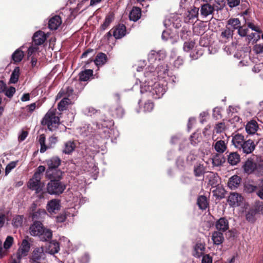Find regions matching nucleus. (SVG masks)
Here are the masks:
<instances>
[{"instance_id":"nucleus-1","label":"nucleus","mask_w":263,"mask_h":263,"mask_svg":"<svg viewBox=\"0 0 263 263\" xmlns=\"http://www.w3.org/2000/svg\"><path fill=\"white\" fill-rule=\"evenodd\" d=\"M140 91L141 93L149 92L154 99H159L163 96L166 91V85L156 82H145L141 85Z\"/></svg>"},{"instance_id":"nucleus-2","label":"nucleus","mask_w":263,"mask_h":263,"mask_svg":"<svg viewBox=\"0 0 263 263\" xmlns=\"http://www.w3.org/2000/svg\"><path fill=\"white\" fill-rule=\"evenodd\" d=\"M47 168L45 175L46 178H59L63 176V172L59 168L61 164V159L58 156L52 157L46 160Z\"/></svg>"},{"instance_id":"nucleus-3","label":"nucleus","mask_w":263,"mask_h":263,"mask_svg":"<svg viewBox=\"0 0 263 263\" xmlns=\"http://www.w3.org/2000/svg\"><path fill=\"white\" fill-rule=\"evenodd\" d=\"M62 177L63 176H60L59 178L55 177L47 178L50 180L46 186L47 192L48 194L60 195L64 192L66 189V185L61 181Z\"/></svg>"},{"instance_id":"nucleus-4","label":"nucleus","mask_w":263,"mask_h":263,"mask_svg":"<svg viewBox=\"0 0 263 263\" xmlns=\"http://www.w3.org/2000/svg\"><path fill=\"white\" fill-rule=\"evenodd\" d=\"M41 123L43 125H47L51 131L57 129L60 124V118L56 116V110H49L42 120Z\"/></svg>"},{"instance_id":"nucleus-5","label":"nucleus","mask_w":263,"mask_h":263,"mask_svg":"<svg viewBox=\"0 0 263 263\" xmlns=\"http://www.w3.org/2000/svg\"><path fill=\"white\" fill-rule=\"evenodd\" d=\"M45 258L46 254L43 247H37L31 253L30 260L31 263H41Z\"/></svg>"},{"instance_id":"nucleus-6","label":"nucleus","mask_w":263,"mask_h":263,"mask_svg":"<svg viewBox=\"0 0 263 263\" xmlns=\"http://www.w3.org/2000/svg\"><path fill=\"white\" fill-rule=\"evenodd\" d=\"M256 145L257 143H255L254 140L249 139L246 140L238 149L243 154L248 155L254 152Z\"/></svg>"},{"instance_id":"nucleus-7","label":"nucleus","mask_w":263,"mask_h":263,"mask_svg":"<svg viewBox=\"0 0 263 263\" xmlns=\"http://www.w3.org/2000/svg\"><path fill=\"white\" fill-rule=\"evenodd\" d=\"M29 237L27 236L26 238L23 240L21 247L17 250V258L20 260L23 257L26 256L30 249V243L26 238Z\"/></svg>"},{"instance_id":"nucleus-8","label":"nucleus","mask_w":263,"mask_h":263,"mask_svg":"<svg viewBox=\"0 0 263 263\" xmlns=\"http://www.w3.org/2000/svg\"><path fill=\"white\" fill-rule=\"evenodd\" d=\"M112 36L116 39H120L126 34V27L123 24H119L112 28Z\"/></svg>"},{"instance_id":"nucleus-9","label":"nucleus","mask_w":263,"mask_h":263,"mask_svg":"<svg viewBox=\"0 0 263 263\" xmlns=\"http://www.w3.org/2000/svg\"><path fill=\"white\" fill-rule=\"evenodd\" d=\"M166 57L165 53L163 51L159 50L156 51L155 50H152L148 54V60L151 63H155L157 61L160 62L161 60H163Z\"/></svg>"},{"instance_id":"nucleus-10","label":"nucleus","mask_w":263,"mask_h":263,"mask_svg":"<svg viewBox=\"0 0 263 263\" xmlns=\"http://www.w3.org/2000/svg\"><path fill=\"white\" fill-rule=\"evenodd\" d=\"M256 162L252 157L249 158L242 166L244 172L247 174H251L255 171Z\"/></svg>"},{"instance_id":"nucleus-11","label":"nucleus","mask_w":263,"mask_h":263,"mask_svg":"<svg viewBox=\"0 0 263 263\" xmlns=\"http://www.w3.org/2000/svg\"><path fill=\"white\" fill-rule=\"evenodd\" d=\"M243 197L237 193H230L228 202L231 206H240L242 203Z\"/></svg>"},{"instance_id":"nucleus-12","label":"nucleus","mask_w":263,"mask_h":263,"mask_svg":"<svg viewBox=\"0 0 263 263\" xmlns=\"http://www.w3.org/2000/svg\"><path fill=\"white\" fill-rule=\"evenodd\" d=\"M44 227L41 221L33 222L29 227V233L33 236L41 235Z\"/></svg>"},{"instance_id":"nucleus-13","label":"nucleus","mask_w":263,"mask_h":263,"mask_svg":"<svg viewBox=\"0 0 263 263\" xmlns=\"http://www.w3.org/2000/svg\"><path fill=\"white\" fill-rule=\"evenodd\" d=\"M216 231L225 232L229 229V222L225 217H221L215 222Z\"/></svg>"},{"instance_id":"nucleus-14","label":"nucleus","mask_w":263,"mask_h":263,"mask_svg":"<svg viewBox=\"0 0 263 263\" xmlns=\"http://www.w3.org/2000/svg\"><path fill=\"white\" fill-rule=\"evenodd\" d=\"M46 40L45 33L41 30L35 32L32 36V41L35 45L43 44Z\"/></svg>"},{"instance_id":"nucleus-15","label":"nucleus","mask_w":263,"mask_h":263,"mask_svg":"<svg viewBox=\"0 0 263 263\" xmlns=\"http://www.w3.org/2000/svg\"><path fill=\"white\" fill-rule=\"evenodd\" d=\"M199 8L194 7L191 10L188 11L184 17V22L189 23H192L194 20L197 18L198 16Z\"/></svg>"},{"instance_id":"nucleus-16","label":"nucleus","mask_w":263,"mask_h":263,"mask_svg":"<svg viewBox=\"0 0 263 263\" xmlns=\"http://www.w3.org/2000/svg\"><path fill=\"white\" fill-rule=\"evenodd\" d=\"M47 215L46 211L44 209H39L33 213H30V217H31L33 222L41 221Z\"/></svg>"},{"instance_id":"nucleus-17","label":"nucleus","mask_w":263,"mask_h":263,"mask_svg":"<svg viewBox=\"0 0 263 263\" xmlns=\"http://www.w3.org/2000/svg\"><path fill=\"white\" fill-rule=\"evenodd\" d=\"M206 179L208 180V185L213 187H215V186H217L219 185V182L220 178L217 173L210 172V173L206 176Z\"/></svg>"},{"instance_id":"nucleus-18","label":"nucleus","mask_w":263,"mask_h":263,"mask_svg":"<svg viewBox=\"0 0 263 263\" xmlns=\"http://www.w3.org/2000/svg\"><path fill=\"white\" fill-rule=\"evenodd\" d=\"M62 23L61 18L59 15L51 17L48 22V27L50 30H57Z\"/></svg>"},{"instance_id":"nucleus-19","label":"nucleus","mask_w":263,"mask_h":263,"mask_svg":"<svg viewBox=\"0 0 263 263\" xmlns=\"http://www.w3.org/2000/svg\"><path fill=\"white\" fill-rule=\"evenodd\" d=\"M60 201L59 199H52L47 204V210L49 213H55L60 209Z\"/></svg>"},{"instance_id":"nucleus-20","label":"nucleus","mask_w":263,"mask_h":263,"mask_svg":"<svg viewBox=\"0 0 263 263\" xmlns=\"http://www.w3.org/2000/svg\"><path fill=\"white\" fill-rule=\"evenodd\" d=\"M223 233V232L217 231H215L212 233V240L214 245H220L223 242L224 238Z\"/></svg>"},{"instance_id":"nucleus-21","label":"nucleus","mask_w":263,"mask_h":263,"mask_svg":"<svg viewBox=\"0 0 263 263\" xmlns=\"http://www.w3.org/2000/svg\"><path fill=\"white\" fill-rule=\"evenodd\" d=\"M60 250V243L57 240H52L46 248V252L51 255L57 253Z\"/></svg>"},{"instance_id":"nucleus-22","label":"nucleus","mask_w":263,"mask_h":263,"mask_svg":"<svg viewBox=\"0 0 263 263\" xmlns=\"http://www.w3.org/2000/svg\"><path fill=\"white\" fill-rule=\"evenodd\" d=\"M227 157L228 162L231 165H236L240 161V156L237 152H231Z\"/></svg>"},{"instance_id":"nucleus-23","label":"nucleus","mask_w":263,"mask_h":263,"mask_svg":"<svg viewBox=\"0 0 263 263\" xmlns=\"http://www.w3.org/2000/svg\"><path fill=\"white\" fill-rule=\"evenodd\" d=\"M205 249L204 243L198 242L194 247L193 255L196 257H200L204 254Z\"/></svg>"},{"instance_id":"nucleus-24","label":"nucleus","mask_w":263,"mask_h":263,"mask_svg":"<svg viewBox=\"0 0 263 263\" xmlns=\"http://www.w3.org/2000/svg\"><path fill=\"white\" fill-rule=\"evenodd\" d=\"M214 10L215 9L213 6L208 3H206L201 5L200 14L203 17H206L210 14H212Z\"/></svg>"},{"instance_id":"nucleus-25","label":"nucleus","mask_w":263,"mask_h":263,"mask_svg":"<svg viewBox=\"0 0 263 263\" xmlns=\"http://www.w3.org/2000/svg\"><path fill=\"white\" fill-rule=\"evenodd\" d=\"M241 181V178L239 176L234 175L229 179L228 182V186L232 190H235L238 187Z\"/></svg>"},{"instance_id":"nucleus-26","label":"nucleus","mask_w":263,"mask_h":263,"mask_svg":"<svg viewBox=\"0 0 263 263\" xmlns=\"http://www.w3.org/2000/svg\"><path fill=\"white\" fill-rule=\"evenodd\" d=\"M245 140L244 136L238 133L233 136L232 142L236 148L239 149Z\"/></svg>"},{"instance_id":"nucleus-27","label":"nucleus","mask_w":263,"mask_h":263,"mask_svg":"<svg viewBox=\"0 0 263 263\" xmlns=\"http://www.w3.org/2000/svg\"><path fill=\"white\" fill-rule=\"evenodd\" d=\"M107 60L108 58L106 54L99 52L97 54L93 62L97 66H101L104 65L107 61Z\"/></svg>"},{"instance_id":"nucleus-28","label":"nucleus","mask_w":263,"mask_h":263,"mask_svg":"<svg viewBox=\"0 0 263 263\" xmlns=\"http://www.w3.org/2000/svg\"><path fill=\"white\" fill-rule=\"evenodd\" d=\"M259 212V209L256 208L250 209L246 214V220L252 223H253L256 221V215Z\"/></svg>"},{"instance_id":"nucleus-29","label":"nucleus","mask_w":263,"mask_h":263,"mask_svg":"<svg viewBox=\"0 0 263 263\" xmlns=\"http://www.w3.org/2000/svg\"><path fill=\"white\" fill-rule=\"evenodd\" d=\"M222 154H216L212 158V164L214 166L222 165L226 161V158Z\"/></svg>"},{"instance_id":"nucleus-30","label":"nucleus","mask_w":263,"mask_h":263,"mask_svg":"<svg viewBox=\"0 0 263 263\" xmlns=\"http://www.w3.org/2000/svg\"><path fill=\"white\" fill-rule=\"evenodd\" d=\"M115 17L113 13H109L105 17V20L103 23L100 26V30L101 31H104L107 28L110 24L114 20Z\"/></svg>"},{"instance_id":"nucleus-31","label":"nucleus","mask_w":263,"mask_h":263,"mask_svg":"<svg viewBox=\"0 0 263 263\" xmlns=\"http://www.w3.org/2000/svg\"><path fill=\"white\" fill-rule=\"evenodd\" d=\"M111 112L114 117L118 118H122L125 114L123 108L120 105L113 107L111 109Z\"/></svg>"},{"instance_id":"nucleus-32","label":"nucleus","mask_w":263,"mask_h":263,"mask_svg":"<svg viewBox=\"0 0 263 263\" xmlns=\"http://www.w3.org/2000/svg\"><path fill=\"white\" fill-rule=\"evenodd\" d=\"M22 47H21L16 49L12 54V60L14 63L20 62L24 57V52L22 50Z\"/></svg>"},{"instance_id":"nucleus-33","label":"nucleus","mask_w":263,"mask_h":263,"mask_svg":"<svg viewBox=\"0 0 263 263\" xmlns=\"http://www.w3.org/2000/svg\"><path fill=\"white\" fill-rule=\"evenodd\" d=\"M258 124L255 120H251L249 122L246 126V130L249 134H254L257 130Z\"/></svg>"},{"instance_id":"nucleus-34","label":"nucleus","mask_w":263,"mask_h":263,"mask_svg":"<svg viewBox=\"0 0 263 263\" xmlns=\"http://www.w3.org/2000/svg\"><path fill=\"white\" fill-rule=\"evenodd\" d=\"M141 16V11L138 7H133L129 14L130 20L134 22L138 21L140 18Z\"/></svg>"},{"instance_id":"nucleus-35","label":"nucleus","mask_w":263,"mask_h":263,"mask_svg":"<svg viewBox=\"0 0 263 263\" xmlns=\"http://www.w3.org/2000/svg\"><path fill=\"white\" fill-rule=\"evenodd\" d=\"M215 151L219 154L223 153L227 149V144L223 140L217 141L214 145Z\"/></svg>"},{"instance_id":"nucleus-36","label":"nucleus","mask_w":263,"mask_h":263,"mask_svg":"<svg viewBox=\"0 0 263 263\" xmlns=\"http://www.w3.org/2000/svg\"><path fill=\"white\" fill-rule=\"evenodd\" d=\"M197 204L199 208L202 210H205L209 206V202L206 196L200 195L198 197Z\"/></svg>"},{"instance_id":"nucleus-37","label":"nucleus","mask_w":263,"mask_h":263,"mask_svg":"<svg viewBox=\"0 0 263 263\" xmlns=\"http://www.w3.org/2000/svg\"><path fill=\"white\" fill-rule=\"evenodd\" d=\"M205 167L203 164L197 163L194 167V174L195 176L198 177L203 175L206 172Z\"/></svg>"},{"instance_id":"nucleus-38","label":"nucleus","mask_w":263,"mask_h":263,"mask_svg":"<svg viewBox=\"0 0 263 263\" xmlns=\"http://www.w3.org/2000/svg\"><path fill=\"white\" fill-rule=\"evenodd\" d=\"M93 70L91 69H85L80 72L79 80L81 81H87L93 76Z\"/></svg>"},{"instance_id":"nucleus-39","label":"nucleus","mask_w":263,"mask_h":263,"mask_svg":"<svg viewBox=\"0 0 263 263\" xmlns=\"http://www.w3.org/2000/svg\"><path fill=\"white\" fill-rule=\"evenodd\" d=\"M40 239L43 241H47L50 240L52 237V232L51 230L44 228L43 232L41 235H39Z\"/></svg>"},{"instance_id":"nucleus-40","label":"nucleus","mask_w":263,"mask_h":263,"mask_svg":"<svg viewBox=\"0 0 263 263\" xmlns=\"http://www.w3.org/2000/svg\"><path fill=\"white\" fill-rule=\"evenodd\" d=\"M157 71L158 76L161 78H164L168 75L169 69L166 64L158 65Z\"/></svg>"},{"instance_id":"nucleus-41","label":"nucleus","mask_w":263,"mask_h":263,"mask_svg":"<svg viewBox=\"0 0 263 263\" xmlns=\"http://www.w3.org/2000/svg\"><path fill=\"white\" fill-rule=\"evenodd\" d=\"M46 136L44 134L39 136V142L41 145L40 152L44 153L48 148L51 147V145H46L45 144Z\"/></svg>"},{"instance_id":"nucleus-42","label":"nucleus","mask_w":263,"mask_h":263,"mask_svg":"<svg viewBox=\"0 0 263 263\" xmlns=\"http://www.w3.org/2000/svg\"><path fill=\"white\" fill-rule=\"evenodd\" d=\"M76 144L73 141H68L65 143L63 153L66 154H71L75 149Z\"/></svg>"},{"instance_id":"nucleus-43","label":"nucleus","mask_w":263,"mask_h":263,"mask_svg":"<svg viewBox=\"0 0 263 263\" xmlns=\"http://www.w3.org/2000/svg\"><path fill=\"white\" fill-rule=\"evenodd\" d=\"M20 74V69L19 67H16L13 70L10 79L11 83L15 84L17 82Z\"/></svg>"},{"instance_id":"nucleus-44","label":"nucleus","mask_w":263,"mask_h":263,"mask_svg":"<svg viewBox=\"0 0 263 263\" xmlns=\"http://www.w3.org/2000/svg\"><path fill=\"white\" fill-rule=\"evenodd\" d=\"M215 187L216 189L213 191L214 196L219 199L223 198L226 193L224 188L219 185Z\"/></svg>"},{"instance_id":"nucleus-45","label":"nucleus","mask_w":263,"mask_h":263,"mask_svg":"<svg viewBox=\"0 0 263 263\" xmlns=\"http://www.w3.org/2000/svg\"><path fill=\"white\" fill-rule=\"evenodd\" d=\"M233 30H232L229 27L226 26V29L221 33V37L226 40H230L233 37Z\"/></svg>"},{"instance_id":"nucleus-46","label":"nucleus","mask_w":263,"mask_h":263,"mask_svg":"<svg viewBox=\"0 0 263 263\" xmlns=\"http://www.w3.org/2000/svg\"><path fill=\"white\" fill-rule=\"evenodd\" d=\"M70 100L65 97L58 103V108L60 111H64L67 109V106L70 103Z\"/></svg>"},{"instance_id":"nucleus-47","label":"nucleus","mask_w":263,"mask_h":263,"mask_svg":"<svg viewBox=\"0 0 263 263\" xmlns=\"http://www.w3.org/2000/svg\"><path fill=\"white\" fill-rule=\"evenodd\" d=\"M230 25L233 28V30L238 29L241 25L240 21L238 18H231L227 22V26Z\"/></svg>"},{"instance_id":"nucleus-48","label":"nucleus","mask_w":263,"mask_h":263,"mask_svg":"<svg viewBox=\"0 0 263 263\" xmlns=\"http://www.w3.org/2000/svg\"><path fill=\"white\" fill-rule=\"evenodd\" d=\"M202 139V136L200 133L197 132L194 133L190 137L191 143L195 145L201 141Z\"/></svg>"},{"instance_id":"nucleus-49","label":"nucleus","mask_w":263,"mask_h":263,"mask_svg":"<svg viewBox=\"0 0 263 263\" xmlns=\"http://www.w3.org/2000/svg\"><path fill=\"white\" fill-rule=\"evenodd\" d=\"M24 220L23 215H15L12 220V224L16 228L20 227L22 226Z\"/></svg>"},{"instance_id":"nucleus-50","label":"nucleus","mask_w":263,"mask_h":263,"mask_svg":"<svg viewBox=\"0 0 263 263\" xmlns=\"http://www.w3.org/2000/svg\"><path fill=\"white\" fill-rule=\"evenodd\" d=\"M191 30L186 26L183 27L180 32V37L183 40H186L190 36Z\"/></svg>"},{"instance_id":"nucleus-51","label":"nucleus","mask_w":263,"mask_h":263,"mask_svg":"<svg viewBox=\"0 0 263 263\" xmlns=\"http://www.w3.org/2000/svg\"><path fill=\"white\" fill-rule=\"evenodd\" d=\"M257 186L250 183H246L244 185V191L247 193H252L256 192Z\"/></svg>"},{"instance_id":"nucleus-52","label":"nucleus","mask_w":263,"mask_h":263,"mask_svg":"<svg viewBox=\"0 0 263 263\" xmlns=\"http://www.w3.org/2000/svg\"><path fill=\"white\" fill-rule=\"evenodd\" d=\"M248 31L249 29L246 25H240L237 29V33L241 37H246L247 36Z\"/></svg>"},{"instance_id":"nucleus-53","label":"nucleus","mask_w":263,"mask_h":263,"mask_svg":"<svg viewBox=\"0 0 263 263\" xmlns=\"http://www.w3.org/2000/svg\"><path fill=\"white\" fill-rule=\"evenodd\" d=\"M18 162V161H11L7 165L5 168L6 175H7L13 168L16 166Z\"/></svg>"},{"instance_id":"nucleus-54","label":"nucleus","mask_w":263,"mask_h":263,"mask_svg":"<svg viewBox=\"0 0 263 263\" xmlns=\"http://www.w3.org/2000/svg\"><path fill=\"white\" fill-rule=\"evenodd\" d=\"M41 185V182L34 180L32 178L29 179L28 183V186L31 190Z\"/></svg>"},{"instance_id":"nucleus-55","label":"nucleus","mask_w":263,"mask_h":263,"mask_svg":"<svg viewBox=\"0 0 263 263\" xmlns=\"http://www.w3.org/2000/svg\"><path fill=\"white\" fill-rule=\"evenodd\" d=\"M102 126L104 127L109 128L114 125V122L112 120L102 119Z\"/></svg>"},{"instance_id":"nucleus-56","label":"nucleus","mask_w":263,"mask_h":263,"mask_svg":"<svg viewBox=\"0 0 263 263\" xmlns=\"http://www.w3.org/2000/svg\"><path fill=\"white\" fill-rule=\"evenodd\" d=\"M13 242V238L12 236H8L6 238L4 243V247L5 249H9L12 245Z\"/></svg>"},{"instance_id":"nucleus-57","label":"nucleus","mask_w":263,"mask_h":263,"mask_svg":"<svg viewBox=\"0 0 263 263\" xmlns=\"http://www.w3.org/2000/svg\"><path fill=\"white\" fill-rule=\"evenodd\" d=\"M5 95L8 98H11L16 91L15 88L13 86H10L8 89H5Z\"/></svg>"},{"instance_id":"nucleus-58","label":"nucleus","mask_w":263,"mask_h":263,"mask_svg":"<svg viewBox=\"0 0 263 263\" xmlns=\"http://www.w3.org/2000/svg\"><path fill=\"white\" fill-rule=\"evenodd\" d=\"M195 42L193 41L185 42L183 45V49L186 52H189L193 48Z\"/></svg>"},{"instance_id":"nucleus-59","label":"nucleus","mask_w":263,"mask_h":263,"mask_svg":"<svg viewBox=\"0 0 263 263\" xmlns=\"http://www.w3.org/2000/svg\"><path fill=\"white\" fill-rule=\"evenodd\" d=\"M226 129V125L224 122H219L216 124L215 130L217 133H220Z\"/></svg>"},{"instance_id":"nucleus-60","label":"nucleus","mask_w":263,"mask_h":263,"mask_svg":"<svg viewBox=\"0 0 263 263\" xmlns=\"http://www.w3.org/2000/svg\"><path fill=\"white\" fill-rule=\"evenodd\" d=\"M253 173H255L258 176L263 175V164L257 163L256 162V167L255 168V171Z\"/></svg>"},{"instance_id":"nucleus-61","label":"nucleus","mask_w":263,"mask_h":263,"mask_svg":"<svg viewBox=\"0 0 263 263\" xmlns=\"http://www.w3.org/2000/svg\"><path fill=\"white\" fill-rule=\"evenodd\" d=\"M246 24L248 28H250L252 30H254L258 33L261 32V30H260V27L258 26L255 25L253 23L246 22Z\"/></svg>"},{"instance_id":"nucleus-62","label":"nucleus","mask_w":263,"mask_h":263,"mask_svg":"<svg viewBox=\"0 0 263 263\" xmlns=\"http://www.w3.org/2000/svg\"><path fill=\"white\" fill-rule=\"evenodd\" d=\"M154 106V103L149 101H148L144 103V110L147 112L151 111L153 110Z\"/></svg>"},{"instance_id":"nucleus-63","label":"nucleus","mask_w":263,"mask_h":263,"mask_svg":"<svg viewBox=\"0 0 263 263\" xmlns=\"http://www.w3.org/2000/svg\"><path fill=\"white\" fill-rule=\"evenodd\" d=\"M183 59L182 58L179 57L175 60L174 62V65L175 67L179 68L180 66L183 65Z\"/></svg>"},{"instance_id":"nucleus-64","label":"nucleus","mask_w":263,"mask_h":263,"mask_svg":"<svg viewBox=\"0 0 263 263\" xmlns=\"http://www.w3.org/2000/svg\"><path fill=\"white\" fill-rule=\"evenodd\" d=\"M202 263H212V257L209 254L203 255Z\"/></svg>"}]
</instances>
